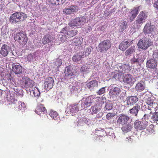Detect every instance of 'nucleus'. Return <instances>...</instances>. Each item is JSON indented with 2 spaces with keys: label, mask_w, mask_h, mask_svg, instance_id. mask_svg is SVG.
<instances>
[{
  "label": "nucleus",
  "mask_w": 158,
  "mask_h": 158,
  "mask_svg": "<svg viewBox=\"0 0 158 158\" xmlns=\"http://www.w3.org/2000/svg\"><path fill=\"white\" fill-rule=\"evenodd\" d=\"M147 68L154 69L156 68L158 65V52L155 51L153 52L152 58L148 60L146 64Z\"/></svg>",
  "instance_id": "nucleus-1"
},
{
  "label": "nucleus",
  "mask_w": 158,
  "mask_h": 158,
  "mask_svg": "<svg viewBox=\"0 0 158 158\" xmlns=\"http://www.w3.org/2000/svg\"><path fill=\"white\" fill-rule=\"evenodd\" d=\"M27 15L21 12H16L10 17V20L12 23H19L23 21L27 18Z\"/></svg>",
  "instance_id": "nucleus-2"
},
{
  "label": "nucleus",
  "mask_w": 158,
  "mask_h": 158,
  "mask_svg": "<svg viewBox=\"0 0 158 158\" xmlns=\"http://www.w3.org/2000/svg\"><path fill=\"white\" fill-rule=\"evenodd\" d=\"M152 45L151 40L148 37H144L141 39L137 44V46L139 48L145 50Z\"/></svg>",
  "instance_id": "nucleus-3"
},
{
  "label": "nucleus",
  "mask_w": 158,
  "mask_h": 158,
  "mask_svg": "<svg viewBox=\"0 0 158 158\" xmlns=\"http://www.w3.org/2000/svg\"><path fill=\"white\" fill-rule=\"evenodd\" d=\"M143 31L145 35L153 38L156 34L155 27L151 23H147L144 27Z\"/></svg>",
  "instance_id": "nucleus-4"
},
{
  "label": "nucleus",
  "mask_w": 158,
  "mask_h": 158,
  "mask_svg": "<svg viewBox=\"0 0 158 158\" xmlns=\"http://www.w3.org/2000/svg\"><path fill=\"white\" fill-rule=\"evenodd\" d=\"M111 43L110 40H104L99 44L98 51L101 53L105 52L111 48Z\"/></svg>",
  "instance_id": "nucleus-5"
},
{
  "label": "nucleus",
  "mask_w": 158,
  "mask_h": 158,
  "mask_svg": "<svg viewBox=\"0 0 158 158\" xmlns=\"http://www.w3.org/2000/svg\"><path fill=\"white\" fill-rule=\"evenodd\" d=\"M86 22V18L84 16L77 17L70 21L68 24L71 27L79 26Z\"/></svg>",
  "instance_id": "nucleus-6"
},
{
  "label": "nucleus",
  "mask_w": 158,
  "mask_h": 158,
  "mask_svg": "<svg viewBox=\"0 0 158 158\" xmlns=\"http://www.w3.org/2000/svg\"><path fill=\"white\" fill-rule=\"evenodd\" d=\"M99 98H93V100L95 102L96 107L95 109H101L102 108V106H105L106 109H113L111 103H104L101 101Z\"/></svg>",
  "instance_id": "nucleus-7"
},
{
  "label": "nucleus",
  "mask_w": 158,
  "mask_h": 158,
  "mask_svg": "<svg viewBox=\"0 0 158 158\" xmlns=\"http://www.w3.org/2000/svg\"><path fill=\"white\" fill-rule=\"evenodd\" d=\"M111 88L109 91L110 98H116L118 96L121 92V89L119 87L116 86L115 85H113L110 86Z\"/></svg>",
  "instance_id": "nucleus-8"
},
{
  "label": "nucleus",
  "mask_w": 158,
  "mask_h": 158,
  "mask_svg": "<svg viewBox=\"0 0 158 158\" xmlns=\"http://www.w3.org/2000/svg\"><path fill=\"white\" fill-rule=\"evenodd\" d=\"M148 124V121L145 118H142L140 121H136L134 123V127L137 130L145 129Z\"/></svg>",
  "instance_id": "nucleus-9"
},
{
  "label": "nucleus",
  "mask_w": 158,
  "mask_h": 158,
  "mask_svg": "<svg viewBox=\"0 0 158 158\" xmlns=\"http://www.w3.org/2000/svg\"><path fill=\"white\" fill-rule=\"evenodd\" d=\"M14 39L15 40L18 41L23 45H25L27 42V38L23 33L18 32L14 36Z\"/></svg>",
  "instance_id": "nucleus-10"
},
{
  "label": "nucleus",
  "mask_w": 158,
  "mask_h": 158,
  "mask_svg": "<svg viewBox=\"0 0 158 158\" xmlns=\"http://www.w3.org/2000/svg\"><path fill=\"white\" fill-rule=\"evenodd\" d=\"M91 96L87 98H83L81 102L80 101L79 102V103H80L81 108L85 109L90 106L91 104Z\"/></svg>",
  "instance_id": "nucleus-11"
},
{
  "label": "nucleus",
  "mask_w": 158,
  "mask_h": 158,
  "mask_svg": "<svg viewBox=\"0 0 158 158\" xmlns=\"http://www.w3.org/2000/svg\"><path fill=\"white\" fill-rule=\"evenodd\" d=\"M79 10L78 6L72 5L69 7L68 8H65L63 10V12L67 15L73 14L77 12Z\"/></svg>",
  "instance_id": "nucleus-12"
},
{
  "label": "nucleus",
  "mask_w": 158,
  "mask_h": 158,
  "mask_svg": "<svg viewBox=\"0 0 158 158\" xmlns=\"http://www.w3.org/2000/svg\"><path fill=\"white\" fill-rule=\"evenodd\" d=\"M54 80L53 78L49 77L46 78L44 84V88L47 90L52 89L53 85Z\"/></svg>",
  "instance_id": "nucleus-13"
},
{
  "label": "nucleus",
  "mask_w": 158,
  "mask_h": 158,
  "mask_svg": "<svg viewBox=\"0 0 158 158\" xmlns=\"http://www.w3.org/2000/svg\"><path fill=\"white\" fill-rule=\"evenodd\" d=\"M147 17V14L144 11L140 12L137 18L136 23L138 24H143L146 21Z\"/></svg>",
  "instance_id": "nucleus-14"
},
{
  "label": "nucleus",
  "mask_w": 158,
  "mask_h": 158,
  "mask_svg": "<svg viewBox=\"0 0 158 158\" xmlns=\"http://www.w3.org/2000/svg\"><path fill=\"white\" fill-rule=\"evenodd\" d=\"M123 81L126 83L131 85L135 81V79L132 75L129 74H127L124 76Z\"/></svg>",
  "instance_id": "nucleus-15"
},
{
  "label": "nucleus",
  "mask_w": 158,
  "mask_h": 158,
  "mask_svg": "<svg viewBox=\"0 0 158 158\" xmlns=\"http://www.w3.org/2000/svg\"><path fill=\"white\" fill-rule=\"evenodd\" d=\"M22 81L26 87L31 88L33 86L34 81L27 77H24L22 78Z\"/></svg>",
  "instance_id": "nucleus-16"
},
{
  "label": "nucleus",
  "mask_w": 158,
  "mask_h": 158,
  "mask_svg": "<svg viewBox=\"0 0 158 158\" xmlns=\"http://www.w3.org/2000/svg\"><path fill=\"white\" fill-rule=\"evenodd\" d=\"M132 41L131 40H124L119 45V49L122 51H124L129 46L132 44Z\"/></svg>",
  "instance_id": "nucleus-17"
},
{
  "label": "nucleus",
  "mask_w": 158,
  "mask_h": 158,
  "mask_svg": "<svg viewBox=\"0 0 158 158\" xmlns=\"http://www.w3.org/2000/svg\"><path fill=\"white\" fill-rule=\"evenodd\" d=\"M129 118L127 115H122L120 116L117 120V123L123 125L128 123Z\"/></svg>",
  "instance_id": "nucleus-18"
},
{
  "label": "nucleus",
  "mask_w": 158,
  "mask_h": 158,
  "mask_svg": "<svg viewBox=\"0 0 158 158\" xmlns=\"http://www.w3.org/2000/svg\"><path fill=\"white\" fill-rule=\"evenodd\" d=\"M155 100V98L153 96H151L148 98L146 101V103L148 105L152 107H149L150 109L152 108L154 109H157V107L156 106L157 105L156 103H154V100Z\"/></svg>",
  "instance_id": "nucleus-19"
},
{
  "label": "nucleus",
  "mask_w": 158,
  "mask_h": 158,
  "mask_svg": "<svg viewBox=\"0 0 158 158\" xmlns=\"http://www.w3.org/2000/svg\"><path fill=\"white\" fill-rule=\"evenodd\" d=\"M10 51V48L6 45L4 44L2 46L0 53L3 56H6Z\"/></svg>",
  "instance_id": "nucleus-20"
},
{
  "label": "nucleus",
  "mask_w": 158,
  "mask_h": 158,
  "mask_svg": "<svg viewBox=\"0 0 158 158\" xmlns=\"http://www.w3.org/2000/svg\"><path fill=\"white\" fill-rule=\"evenodd\" d=\"M132 123H128L122 125L121 129L123 132L125 133L130 131L132 128Z\"/></svg>",
  "instance_id": "nucleus-21"
},
{
  "label": "nucleus",
  "mask_w": 158,
  "mask_h": 158,
  "mask_svg": "<svg viewBox=\"0 0 158 158\" xmlns=\"http://www.w3.org/2000/svg\"><path fill=\"white\" fill-rule=\"evenodd\" d=\"M85 56L84 52H81L74 55L72 59L74 62H78L81 60V58H84Z\"/></svg>",
  "instance_id": "nucleus-22"
},
{
  "label": "nucleus",
  "mask_w": 158,
  "mask_h": 158,
  "mask_svg": "<svg viewBox=\"0 0 158 158\" xmlns=\"http://www.w3.org/2000/svg\"><path fill=\"white\" fill-rule=\"evenodd\" d=\"M98 82L96 80H93L87 83V86L91 91L95 89L98 86Z\"/></svg>",
  "instance_id": "nucleus-23"
},
{
  "label": "nucleus",
  "mask_w": 158,
  "mask_h": 158,
  "mask_svg": "<svg viewBox=\"0 0 158 158\" xmlns=\"http://www.w3.org/2000/svg\"><path fill=\"white\" fill-rule=\"evenodd\" d=\"M96 133L97 134V135L98 136H100L102 138L106 135H110V133L109 132V130L107 129L106 131H104L103 129H101L100 130H96Z\"/></svg>",
  "instance_id": "nucleus-24"
},
{
  "label": "nucleus",
  "mask_w": 158,
  "mask_h": 158,
  "mask_svg": "<svg viewBox=\"0 0 158 158\" xmlns=\"http://www.w3.org/2000/svg\"><path fill=\"white\" fill-rule=\"evenodd\" d=\"M127 23L126 21H122L119 23L118 26L119 32H123L127 28Z\"/></svg>",
  "instance_id": "nucleus-25"
},
{
  "label": "nucleus",
  "mask_w": 158,
  "mask_h": 158,
  "mask_svg": "<svg viewBox=\"0 0 158 158\" xmlns=\"http://www.w3.org/2000/svg\"><path fill=\"white\" fill-rule=\"evenodd\" d=\"M12 71L16 74H19L22 71V66L18 65L12 64Z\"/></svg>",
  "instance_id": "nucleus-26"
},
{
  "label": "nucleus",
  "mask_w": 158,
  "mask_h": 158,
  "mask_svg": "<svg viewBox=\"0 0 158 158\" xmlns=\"http://www.w3.org/2000/svg\"><path fill=\"white\" fill-rule=\"evenodd\" d=\"M53 38L49 35H46L44 36L43 39V43L44 44H47L52 41Z\"/></svg>",
  "instance_id": "nucleus-27"
},
{
  "label": "nucleus",
  "mask_w": 158,
  "mask_h": 158,
  "mask_svg": "<svg viewBox=\"0 0 158 158\" xmlns=\"http://www.w3.org/2000/svg\"><path fill=\"white\" fill-rule=\"evenodd\" d=\"M135 52V46H132L126 50L125 55L126 56H131Z\"/></svg>",
  "instance_id": "nucleus-28"
},
{
  "label": "nucleus",
  "mask_w": 158,
  "mask_h": 158,
  "mask_svg": "<svg viewBox=\"0 0 158 158\" xmlns=\"http://www.w3.org/2000/svg\"><path fill=\"white\" fill-rule=\"evenodd\" d=\"M138 9L136 8H134L130 12V16H131L130 19L131 21L133 20L136 17L137 15L138 14Z\"/></svg>",
  "instance_id": "nucleus-29"
},
{
  "label": "nucleus",
  "mask_w": 158,
  "mask_h": 158,
  "mask_svg": "<svg viewBox=\"0 0 158 158\" xmlns=\"http://www.w3.org/2000/svg\"><path fill=\"white\" fill-rule=\"evenodd\" d=\"M145 88L144 83L143 81H140L136 84L135 87V89L139 91L143 90Z\"/></svg>",
  "instance_id": "nucleus-30"
},
{
  "label": "nucleus",
  "mask_w": 158,
  "mask_h": 158,
  "mask_svg": "<svg viewBox=\"0 0 158 158\" xmlns=\"http://www.w3.org/2000/svg\"><path fill=\"white\" fill-rule=\"evenodd\" d=\"M73 69L69 67H66L65 69L64 73L65 75L68 77H71L73 75Z\"/></svg>",
  "instance_id": "nucleus-31"
},
{
  "label": "nucleus",
  "mask_w": 158,
  "mask_h": 158,
  "mask_svg": "<svg viewBox=\"0 0 158 158\" xmlns=\"http://www.w3.org/2000/svg\"><path fill=\"white\" fill-rule=\"evenodd\" d=\"M138 100V98L136 96H131L127 100V103L128 105L133 104L136 103Z\"/></svg>",
  "instance_id": "nucleus-32"
},
{
  "label": "nucleus",
  "mask_w": 158,
  "mask_h": 158,
  "mask_svg": "<svg viewBox=\"0 0 158 158\" xmlns=\"http://www.w3.org/2000/svg\"><path fill=\"white\" fill-rule=\"evenodd\" d=\"M29 89L30 90V94H33L35 97L37 98H38L40 94V93L38 89L37 88L35 89L34 88V89L33 90L32 89V88H31V89L30 88Z\"/></svg>",
  "instance_id": "nucleus-33"
},
{
  "label": "nucleus",
  "mask_w": 158,
  "mask_h": 158,
  "mask_svg": "<svg viewBox=\"0 0 158 158\" xmlns=\"http://www.w3.org/2000/svg\"><path fill=\"white\" fill-rule=\"evenodd\" d=\"M82 39L81 37L75 38L72 40V43L75 45H81L82 43Z\"/></svg>",
  "instance_id": "nucleus-34"
},
{
  "label": "nucleus",
  "mask_w": 158,
  "mask_h": 158,
  "mask_svg": "<svg viewBox=\"0 0 158 158\" xmlns=\"http://www.w3.org/2000/svg\"><path fill=\"white\" fill-rule=\"evenodd\" d=\"M9 29L7 27L4 25L2 26L1 29L2 34V35L5 37L9 34Z\"/></svg>",
  "instance_id": "nucleus-35"
},
{
  "label": "nucleus",
  "mask_w": 158,
  "mask_h": 158,
  "mask_svg": "<svg viewBox=\"0 0 158 158\" xmlns=\"http://www.w3.org/2000/svg\"><path fill=\"white\" fill-rule=\"evenodd\" d=\"M50 116L55 120H57L58 118V114L57 112L52 110H51L49 114Z\"/></svg>",
  "instance_id": "nucleus-36"
},
{
  "label": "nucleus",
  "mask_w": 158,
  "mask_h": 158,
  "mask_svg": "<svg viewBox=\"0 0 158 158\" xmlns=\"http://www.w3.org/2000/svg\"><path fill=\"white\" fill-rule=\"evenodd\" d=\"M123 71L125 72V70L122 69V70H121V72H120L116 74L114 73L113 75V78L115 79L116 80H118L121 77H122L123 75V74L124 73Z\"/></svg>",
  "instance_id": "nucleus-37"
},
{
  "label": "nucleus",
  "mask_w": 158,
  "mask_h": 158,
  "mask_svg": "<svg viewBox=\"0 0 158 158\" xmlns=\"http://www.w3.org/2000/svg\"><path fill=\"white\" fill-rule=\"evenodd\" d=\"M77 32V30H72L68 31L66 33V35H67L68 37H72L75 35Z\"/></svg>",
  "instance_id": "nucleus-38"
},
{
  "label": "nucleus",
  "mask_w": 158,
  "mask_h": 158,
  "mask_svg": "<svg viewBox=\"0 0 158 158\" xmlns=\"http://www.w3.org/2000/svg\"><path fill=\"white\" fill-rule=\"evenodd\" d=\"M147 133L152 134L155 132L154 127L153 125L151 124L148 128L147 129Z\"/></svg>",
  "instance_id": "nucleus-39"
},
{
  "label": "nucleus",
  "mask_w": 158,
  "mask_h": 158,
  "mask_svg": "<svg viewBox=\"0 0 158 158\" xmlns=\"http://www.w3.org/2000/svg\"><path fill=\"white\" fill-rule=\"evenodd\" d=\"M140 60V59L139 58L138 55H137L136 56H133L131 61L132 64H135L136 63H139Z\"/></svg>",
  "instance_id": "nucleus-40"
},
{
  "label": "nucleus",
  "mask_w": 158,
  "mask_h": 158,
  "mask_svg": "<svg viewBox=\"0 0 158 158\" xmlns=\"http://www.w3.org/2000/svg\"><path fill=\"white\" fill-rule=\"evenodd\" d=\"M54 64L57 67L61 65L62 63V61L60 59H56L54 60L53 62Z\"/></svg>",
  "instance_id": "nucleus-41"
},
{
  "label": "nucleus",
  "mask_w": 158,
  "mask_h": 158,
  "mask_svg": "<svg viewBox=\"0 0 158 158\" xmlns=\"http://www.w3.org/2000/svg\"><path fill=\"white\" fill-rule=\"evenodd\" d=\"M69 108L70 109H79L81 108V105L80 103L77 104H74L70 105L69 106Z\"/></svg>",
  "instance_id": "nucleus-42"
},
{
  "label": "nucleus",
  "mask_w": 158,
  "mask_h": 158,
  "mask_svg": "<svg viewBox=\"0 0 158 158\" xmlns=\"http://www.w3.org/2000/svg\"><path fill=\"white\" fill-rule=\"evenodd\" d=\"M93 48L91 46H89L86 48L85 51V56H88L90 54L91 51L92 50Z\"/></svg>",
  "instance_id": "nucleus-43"
},
{
  "label": "nucleus",
  "mask_w": 158,
  "mask_h": 158,
  "mask_svg": "<svg viewBox=\"0 0 158 158\" xmlns=\"http://www.w3.org/2000/svg\"><path fill=\"white\" fill-rule=\"evenodd\" d=\"M81 71L85 73H87L89 72V68L85 65H83L81 67Z\"/></svg>",
  "instance_id": "nucleus-44"
},
{
  "label": "nucleus",
  "mask_w": 158,
  "mask_h": 158,
  "mask_svg": "<svg viewBox=\"0 0 158 158\" xmlns=\"http://www.w3.org/2000/svg\"><path fill=\"white\" fill-rule=\"evenodd\" d=\"M152 122H156L158 120V115L156 113H154L151 118Z\"/></svg>",
  "instance_id": "nucleus-45"
},
{
  "label": "nucleus",
  "mask_w": 158,
  "mask_h": 158,
  "mask_svg": "<svg viewBox=\"0 0 158 158\" xmlns=\"http://www.w3.org/2000/svg\"><path fill=\"white\" fill-rule=\"evenodd\" d=\"M116 115L115 113L113 112L112 113H108L106 115V118L108 120L114 117Z\"/></svg>",
  "instance_id": "nucleus-46"
},
{
  "label": "nucleus",
  "mask_w": 158,
  "mask_h": 158,
  "mask_svg": "<svg viewBox=\"0 0 158 158\" xmlns=\"http://www.w3.org/2000/svg\"><path fill=\"white\" fill-rule=\"evenodd\" d=\"M105 88L106 87H103L100 89L97 92V94L98 95H101L104 94L105 92Z\"/></svg>",
  "instance_id": "nucleus-47"
},
{
  "label": "nucleus",
  "mask_w": 158,
  "mask_h": 158,
  "mask_svg": "<svg viewBox=\"0 0 158 158\" xmlns=\"http://www.w3.org/2000/svg\"><path fill=\"white\" fill-rule=\"evenodd\" d=\"M45 110L46 112V109H35V111L36 114L40 115L41 114L44 113Z\"/></svg>",
  "instance_id": "nucleus-48"
},
{
  "label": "nucleus",
  "mask_w": 158,
  "mask_h": 158,
  "mask_svg": "<svg viewBox=\"0 0 158 158\" xmlns=\"http://www.w3.org/2000/svg\"><path fill=\"white\" fill-rule=\"evenodd\" d=\"M19 109L24 108L26 107V105L25 103L21 102H19Z\"/></svg>",
  "instance_id": "nucleus-49"
},
{
  "label": "nucleus",
  "mask_w": 158,
  "mask_h": 158,
  "mask_svg": "<svg viewBox=\"0 0 158 158\" xmlns=\"http://www.w3.org/2000/svg\"><path fill=\"white\" fill-rule=\"evenodd\" d=\"M138 110V109H130V112L131 113L134 115L135 116H137Z\"/></svg>",
  "instance_id": "nucleus-50"
},
{
  "label": "nucleus",
  "mask_w": 158,
  "mask_h": 158,
  "mask_svg": "<svg viewBox=\"0 0 158 158\" xmlns=\"http://www.w3.org/2000/svg\"><path fill=\"white\" fill-rule=\"evenodd\" d=\"M68 37V36L67 35L64 34L62 35L61 37H60V39L62 42H64L66 40Z\"/></svg>",
  "instance_id": "nucleus-51"
},
{
  "label": "nucleus",
  "mask_w": 158,
  "mask_h": 158,
  "mask_svg": "<svg viewBox=\"0 0 158 158\" xmlns=\"http://www.w3.org/2000/svg\"><path fill=\"white\" fill-rule=\"evenodd\" d=\"M27 60L29 62H30L33 60V55L31 54H30L28 55L27 57Z\"/></svg>",
  "instance_id": "nucleus-52"
},
{
  "label": "nucleus",
  "mask_w": 158,
  "mask_h": 158,
  "mask_svg": "<svg viewBox=\"0 0 158 158\" xmlns=\"http://www.w3.org/2000/svg\"><path fill=\"white\" fill-rule=\"evenodd\" d=\"M49 2L53 5H59L58 0H49Z\"/></svg>",
  "instance_id": "nucleus-53"
},
{
  "label": "nucleus",
  "mask_w": 158,
  "mask_h": 158,
  "mask_svg": "<svg viewBox=\"0 0 158 158\" xmlns=\"http://www.w3.org/2000/svg\"><path fill=\"white\" fill-rule=\"evenodd\" d=\"M79 89V87L77 85L76 86H73L71 88V92H74L75 91H77V90Z\"/></svg>",
  "instance_id": "nucleus-54"
},
{
  "label": "nucleus",
  "mask_w": 158,
  "mask_h": 158,
  "mask_svg": "<svg viewBox=\"0 0 158 158\" xmlns=\"http://www.w3.org/2000/svg\"><path fill=\"white\" fill-rule=\"evenodd\" d=\"M77 110V109H67V110H66L65 112L66 111L69 112L70 113H72V115L73 116L74 115L73 113V111H74L75 110V111H76Z\"/></svg>",
  "instance_id": "nucleus-55"
},
{
  "label": "nucleus",
  "mask_w": 158,
  "mask_h": 158,
  "mask_svg": "<svg viewBox=\"0 0 158 158\" xmlns=\"http://www.w3.org/2000/svg\"><path fill=\"white\" fill-rule=\"evenodd\" d=\"M67 28L66 27H64L61 30V33H63L66 35V33L68 31H67Z\"/></svg>",
  "instance_id": "nucleus-56"
},
{
  "label": "nucleus",
  "mask_w": 158,
  "mask_h": 158,
  "mask_svg": "<svg viewBox=\"0 0 158 158\" xmlns=\"http://www.w3.org/2000/svg\"><path fill=\"white\" fill-rule=\"evenodd\" d=\"M7 99L8 101L10 102H12L13 101V100H12L13 99V97L10 96H9V95H8L7 98Z\"/></svg>",
  "instance_id": "nucleus-57"
},
{
  "label": "nucleus",
  "mask_w": 158,
  "mask_h": 158,
  "mask_svg": "<svg viewBox=\"0 0 158 158\" xmlns=\"http://www.w3.org/2000/svg\"><path fill=\"white\" fill-rule=\"evenodd\" d=\"M154 7L158 10V0L155 1L153 5Z\"/></svg>",
  "instance_id": "nucleus-58"
},
{
  "label": "nucleus",
  "mask_w": 158,
  "mask_h": 158,
  "mask_svg": "<svg viewBox=\"0 0 158 158\" xmlns=\"http://www.w3.org/2000/svg\"><path fill=\"white\" fill-rule=\"evenodd\" d=\"M101 109H92V114H94L97 113L98 111V110H100Z\"/></svg>",
  "instance_id": "nucleus-59"
},
{
  "label": "nucleus",
  "mask_w": 158,
  "mask_h": 158,
  "mask_svg": "<svg viewBox=\"0 0 158 158\" xmlns=\"http://www.w3.org/2000/svg\"><path fill=\"white\" fill-rule=\"evenodd\" d=\"M66 0H58V3L59 5H61L63 4L65 1Z\"/></svg>",
  "instance_id": "nucleus-60"
},
{
  "label": "nucleus",
  "mask_w": 158,
  "mask_h": 158,
  "mask_svg": "<svg viewBox=\"0 0 158 158\" xmlns=\"http://www.w3.org/2000/svg\"><path fill=\"white\" fill-rule=\"evenodd\" d=\"M38 109H45V108L44 105L40 104L38 105Z\"/></svg>",
  "instance_id": "nucleus-61"
},
{
  "label": "nucleus",
  "mask_w": 158,
  "mask_h": 158,
  "mask_svg": "<svg viewBox=\"0 0 158 158\" xmlns=\"http://www.w3.org/2000/svg\"><path fill=\"white\" fill-rule=\"evenodd\" d=\"M141 106V107H140V106L139 105H137L136 106H135L132 109H140V108L142 109V106Z\"/></svg>",
  "instance_id": "nucleus-62"
},
{
  "label": "nucleus",
  "mask_w": 158,
  "mask_h": 158,
  "mask_svg": "<svg viewBox=\"0 0 158 158\" xmlns=\"http://www.w3.org/2000/svg\"><path fill=\"white\" fill-rule=\"evenodd\" d=\"M82 121L85 123H87L88 122L87 118L85 117H83Z\"/></svg>",
  "instance_id": "nucleus-63"
},
{
  "label": "nucleus",
  "mask_w": 158,
  "mask_h": 158,
  "mask_svg": "<svg viewBox=\"0 0 158 158\" xmlns=\"http://www.w3.org/2000/svg\"><path fill=\"white\" fill-rule=\"evenodd\" d=\"M2 90L0 89V96L2 95Z\"/></svg>",
  "instance_id": "nucleus-64"
}]
</instances>
